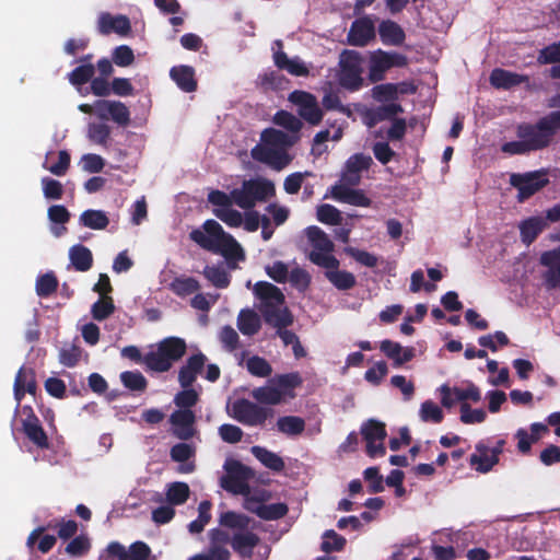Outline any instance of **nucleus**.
<instances>
[{"label": "nucleus", "mask_w": 560, "mask_h": 560, "mask_svg": "<svg viewBox=\"0 0 560 560\" xmlns=\"http://www.w3.org/2000/svg\"><path fill=\"white\" fill-rule=\"evenodd\" d=\"M170 77L177 86L186 93H191L197 90L195 70L190 66L182 65L173 67L170 71Z\"/></svg>", "instance_id": "22"}, {"label": "nucleus", "mask_w": 560, "mask_h": 560, "mask_svg": "<svg viewBox=\"0 0 560 560\" xmlns=\"http://www.w3.org/2000/svg\"><path fill=\"white\" fill-rule=\"evenodd\" d=\"M546 222L540 217H530L520 224L521 240L527 246L530 245L545 230Z\"/></svg>", "instance_id": "27"}, {"label": "nucleus", "mask_w": 560, "mask_h": 560, "mask_svg": "<svg viewBox=\"0 0 560 560\" xmlns=\"http://www.w3.org/2000/svg\"><path fill=\"white\" fill-rule=\"evenodd\" d=\"M289 101L299 107V115L310 125L317 126L323 120V110L313 94L295 90L290 93Z\"/></svg>", "instance_id": "11"}, {"label": "nucleus", "mask_w": 560, "mask_h": 560, "mask_svg": "<svg viewBox=\"0 0 560 560\" xmlns=\"http://www.w3.org/2000/svg\"><path fill=\"white\" fill-rule=\"evenodd\" d=\"M95 73V66L83 63L68 73V80L73 86H81L91 82Z\"/></svg>", "instance_id": "42"}, {"label": "nucleus", "mask_w": 560, "mask_h": 560, "mask_svg": "<svg viewBox=\"0 0 560 560\" xmlns=\"http://www.w3.org/2000/svg\"><path fill=\"white\" fill-rule=\"evenodd\" d=\"M325 277L329 280L330 283L338 290H350L355 283V277L353 273L346 270L337 269H326Z\"/></svg>", "instance_id": "34"}, {"label": "nucleus", "mask_w": 560, "mask_h": 560, "mask_svg": "<svg viewBox=\"0 0 560 560\" xmlns=\"http://www.w3.org/2000/svg\"><path fill=\"white\" fill-rule=\"evenodd\" d=\"M195 447L187 443H177L172 446L170 456L173 462L185 463L195 456Z\"/></svg>", "instance_id": "63"}, {"label": "nucleus", "mask_w": 560, "mask_h": 560, "mask_svg": "<svg viewBox=\"0 0 560 560\" xmlns=\"http://www.w3.org/2000/svg\"><path fill=\"white\" fill-rule=\"evenodd\" d=\"M97 30L102 35L116 33L126 36L131 31V24L126 15L119 14L114 16L108 12H103L97 20Z\"/></svg>", "instance_id": "17"}, {"label": "nucleus", "mask_w": 560, "mask_h": 560, "mask_svg": "<svg viewBox=\"0 0 560 560\" xmlns=\"http://www.w3.org/2000/svg\"><path fill=\"white\" fill-rule=\"evenodd\" d=\"M299 138V136H290L275 128H267L261 132V141L277 149H288L292 147Z\"/></svg>", "instance_id": "25"}, {"label": "nucleus", "mask_w": 560, "mask_h": 560, "mask_svg": "<svg viewBox=\"0 0 560 560\" xmlns=\"http://www.w3.org/2000/svg\"><path fill=\"white\" fill-rule=\"evenodd\" d=\"M114 312L115 305L110 296H101V299L92 305L91 310L93 318L100 322L108 318Z\"/></svg>", "instance_id": "50"}, {"label": "nucleus", "mask_w": 560, "mask_h": 560, "mask_svg": "<svg viewBox=\"0 0 560 560\" xmlns=\"http://www.w3.org/2000/svg\"><path fill=\"white\" fill-rule=\"evenodd\" d=\"M252 454L268 469L280 472L284 469L285 464L278 454L262 447L253 446Z\"/></svg>", "instance_id": "30"}, {"label": "nucleus", "mask_w": 560, "mask_h": 560, "mask_svg": "<svg viewBox=\"0 0 560 560\" xmlns=\"http://www.w3.org/2000/svg\"><path fill=\"white\" fill-rule=\"evenodd\" d=\"M196 416L191 409H179L170 417V422L174 427L173 434L184 441L191 439L195 434L194 423Z\"/></svg>", "instance_id": "14"}, {"label": "nucleus", "mask_w": 560, "mask_h": 560, "mask_svg": "<svg viewBox=\"0 0 560 560\" xmlns=\"http://www.w3.org/2000/svg\"><path fill=\"white\" fill-rule=\"evenodd\" d=\"M247 481L248 479L235 478L225 475L221 479V486L223 489L234 494H247L249 491Z\"/></svg>", "instance_id": "56"}, {"label": "nucleus", "mask_w": 560, "mask_h": 560, "mask_svg": "<svg viewBox=\"0 0 560 560\" xmlns=\"http://www.w3.org/2000/svg\"><path fill=\"white\" fill-rule=\"evenodd\" d=\"M189 486L186 482L175 481L168 485L166 500L170 504H184L189 498Z\"/></svg>", "instance_id": "41"}, {"label": "nucleus", "mask_w": 560, "mask_h": 560, "mask_svg": "<svg viewBox=\"0 0 560 560\" xmlns=\"http://www.w3.org/2000/svg\"><path fill=\"white\" fill-rule=\"evenodd\" d=\"M375 37V26L369 16L354 20L347 34V43L351 46L364 47Z\"/></svg>", "instance_id": "13"}, {"label": "nucleus", "mask_w": 560, "mask_h": 560, "mask_svg": "<svg viewBox=\"0 0 560 560\" xmlns=\"http://www.w3.org/2000/svg\"><path fill=\"white\" fill-rule=\"evenodd\" d=\"M420 417L422 421L441 423L444 419L442 409L432 400H425L420 408Z\"/></svg>", "instance_id": "52"}, {"label": "nucleus", "mask_w": 560, "mask_h": 560, "mask_svg": "<svg viewBox=\"0 0 560 560\" xmlns=\"http://www.w3.org/2000/svg\"><path fill=\"white\" fill-rule=\"evenodd\" d=\"M388 61L385 57V51L378 49L371 54L370 66H369V80L372 83L383 81L385 73L389 70Z\"/></svg>", "instance_id": "28"}, {"label": "nucleus", "mask_w": 560, "mask_h": 560, "mask_svg": "<svg viewBox=\"0 0 560 560\" xmlns=\"http://www.w3.org/2000/svg\"><path fill=\"white\" fill-rule=\"evenodd\" d=\"M110 127L105 122H91L88 126V138L92 143L108 148Z\"/></svg>", "instance_id": "38"}, {"label": "nucleus", "mask_w": 560, "mask_h": 560, "mask_svg": "<svg viewBox=\"0 0 560 560\" xmlns=\"http://www.w3.org/2000/svg\"><path fill=\"white\" fill-rule=\"evenodd\" d=\"M539 262L547 267L542 273L544 285L547 290H553L560 287V246L551 250H546L540 255Z\"/></svg>", "instance_id": "12"}, {"label": "nucleus", "mask_w": 560, "mask_h": 560, "mask_svg": "<svg viewBox=\"0 0 560 560\" xmlns=\"http://www.w3.org/2000/svg\"><path fill=\"white\" fill-rule=\"evenodd\" d=\"M277 429L285 435L296 436L304 432L305 421L298 416H283L277 420Z\"/></svg>", "instance_id": "33"}, {"label": "nucleus", "mask_w": 560, "mask_h": 560, "mask_svg": "<svg viewBox=\"0 0 560 560\" xmlns=\"http://www.w3.org/2000/svg\"><path fill=\"white\" fill-rule=\"evenodd\" d=\"M252 518L243 513L226 511L220 514L219 524L233 530L231 547L243 559H252L260 537L249 529Z\"/></svg>", "instance_id": "2"}, {"label": "nucleus", "mask_w": 560, "mask_h": 560, "mask_svg": "<svg viewBox=\"0 0 560 560\" xmlns=\"http://www.w3.org/2000/svg\"><path fill=\"white\" fill-rule=\"evenodd\" d=\"M69 258L74 269L80 272L90 270L93 265L92 252L81 244L73 245L69 249Z\"/></svg>", "instance_id": "29"}, {"label": "nucleus", "mask_w": 560, "mask_h": 560, "mask_svg": "<svg viewBox=\"0 0 560 560\" xmlns=\"http://www.w3.org/2000/svg\"><path fill=\"white\" fill-rule=\"evenodd\" d=\"M255 514L265 521H276L284 517L289 508L285 503L260 504L254 510Z\"/></svg>", "instance_id": "36"}, {"label": "nucleus", "mask_w": 560, "mask_h": 560, "mask_svg": "<svg viewBox=\"0 0 560 560\" xmlns=\"http://www.w3.org/2000/svg\"><path fill=\"white\" fill-rule=\"evenodd\" d=\"M330 196L343 203H348L355 207H370L371 199L361 189H353L352 187H346V185L335 184L330 188Z\"/></svg>", "instance_id": "18"}, {"label": "nucleus", "mask_w": 560, "mask_h": 560, "mask_svg": "<svg viewBox=\"0 0 560 560\" xmlns=\"http://www.w3.org/2000/svg\"><path fill=\"white\" fill-rule=\"evenodd\" d=\"M364 479L369 482L370 493L384 491V479L377 467H369L363 471Z\"/></svg>", "instance_id": "60"}, {"label": "nucleus", "mask_w": 560, "mask_h": 560, "mask_svg": "<svg viewBox=\"0 0 560 560\" xmlns=\"http://www.w3.org/2000/svg\"><path fill=\"white\" fill-rule=\"evenodd\" d=\"M255 295L260 300V306L268 303L284 304V295L275 284L266 281H259L254 288Z\"/></svg>", "instance_id": "26"}, {"label": "nucleus", "mask_w": 560, "mask_h": 560, "mask_svg": "<svg viewBox=\"0 0 560 560\" xmlns=\"http://www.w3.org/2000/svg\"><path fill=\"white\" fill-rule=\"evenodd\" d=\"M402 112V106L398 103H389L386 105H382L366 112L365 124L368 127L371 128L381 121L393 119L396 115Z\"/></svg>", "instance_id": "24"}, {"label": "nucleus", "mask_w": 560, "mask_h": 560, "mask_svg": "<svg viewBox=\"0 0 560 560\" xmlns=\"http://www.w3.org/2000/svg\"><path fill=\"white\" fill-rule=\"evenodd\" d=\"M487 413L483 409H471L470 405H460V421L465 424L481 423L486 420Z\"/></svg>", "instance_id": "57"}, {"label": "nucleus", "mask_w": 560, "mask_h": 560, "mask_svg": "<svg viewBox=\"0 0 560 560\" xmlns=\"http://www.w3.org/2000/svg\"><path fill=\"white\" fill-rule=\"evenodd\" d=\"M361 434L366 442V454L371 458L383 457L386 454L383 442L387 433L383 422L369 419L362 424Z\"/></svg>", "instance_id": "10"}, {"label": "nucleus", "mask_w": 560, "mask_h": 560, "mask_svg": "<svg viewBox=\"0 0 560 560\" xmlns=\"http://www.w3.org/2000/svg\"><path fill=\"white\" fill-rule=\"evenodd\" d=\"M510 183L518 191L517 200L525 201L549 183L546 173L541 171L525 174H512Z\"/></svg>", "instance_id": "9"}, {"label": "nucleus", "mask_w": 560, "mask_h": 560, "mask_svg": "<svg viewBox=\"0 0 560 560\" xmlns=\"http://www.w3.org/2000/svg\"><path fill=\"white\" fill-rule=\"evenodd\" d=\"M338 82L348 91H359L363 86V57L361 52L343 49L339 56Z\"/></svg>", "instance_id": "6"}, {"label": "nucleus", "mask_w": 560, "mask_h": 560, "mask_svg": "<svg viewBox=\"0 0 560 560\" xmlns=\"http://www.w3.org/2000/svg\"><path fill=\"white\" fill-rule=\"evenodd\" d=\"M198 398V393L194 388H183L175 395L174 404L180 409H190L197 404Z\"/></svg>", "instance_id": "64"}, {"label": "nucleus", "mask_w": 560, "mask_h": 560, "mask_svg": "<svg viewBox=\"0 0 560 560\" xmlns=\"http://www.w3.org/2000/svg\"><path fill=\"white\" fill-rule=\"evenodd\" d=\"M79 222L92 230H104L109 224V219L102 210L89 209L80 214Z\"/></svg>", "instance_id": "32"}, {"label": "nucleus", "mask_w": 560, "mask_h": 560, "mask_svg": "<svg viewBox=\"0 0 560 560\" xmlns=\"http://www.w3.org/2000/svg\"><path fill=\"white\" fill-rule=\"evenodd\" d=\"M347 540L341 535L337 534L334 529H328L323 535L320 544L322 551L330 553L334 551H341Z\"/></svg>", "instance_id": "46"}, {"label": "nucleus", "mask_w": 560, "mask_h": 560, "mask_svg": "<svg viewBox=\"0 0 560 560\" xmlns=\"http://www.w3.org/2000/svg\"><path fill=\"white\" fill-rule=\"evenodd\" d=\"M378 34L385 45L400 46L406 39L404 28L392 20H385L380 23Z\"/></svg>", "instance_id": "23"}, {"label": "nucleus", "mask_w": 560, "mask_h": 560, "mask_svg": "<svg viewBox=\"0 0 560 560\" xmlns=\"http://www.w3.org/2000/svg\"><path fill=\"white\" fill-rule=\"evenodd\" d=\"M560 129V110L541 117L536 124L522 122L516 127V136L523 139L532 151H539L550 145Z\"/></svg>", "instance_id": "3"}, {"label": "nucleus", "mask_w": 560, "mask_h": 560, "mask_svg": "<svg viewBox=\"0 0 560 560\" xmlns=\"http://www.w3.org/2000/svg\"><path fill=\"white\" fill-rule=\"evenodd\" d=\"M259 312L266 324L277 329L285 328L293 323V316L284 304L268 303L264 306H259Z\"/></svg>", "instance_id": "15"}, {"label": "nucleus", "mask_w": 560, "mask_h": 560, "mask_svg": "<svg viewBox=\"0 0 560 560\" xmlns=\"http://www.w3.org/2000/svg\"><path fill=\"white\" fill-rule=\"evenodd\" d=\"M200 284L198 280L192 277H176L170 283V290L177 296L185 298L199 291Z\"/></svg>", "instance_id": "35"}, {"label": "nucleus", "mask_w": 560, "mask_h": 560, "mask_svg": "<svg viewBox=\"0 0 560 560\" xmlns=\"http://www.w3.org/2000/svg\"><path fill=\"white\" fill-rule=\"evenodd\" d=\"M30 409L28 416L22 421L23 432L27 439L37 447L46 450L49 447L48 436L43 429L38 417Z\"/></svg>", "instance_id": "19"}, {"label": "nucleus", "mask_w": 560, "mask_h": 560, "mask_svg": "<svg viewBox=\"0 0 560 560\" xmlns=\"http://www.w3.org/2000/svg\"><path fill=\"white\" fill-rule=\"evenodd\" d=\"M189 238L201 248L222 255L226 260H244L245 258L238 242L213 219L206 220L202 230H192L189 233Z\"/></svg>", "instance_id": "1"}, {"label": "nucleus", "mask_w": 560, "mask_h": 560, "mask_svg": "<svg viewBox=\"0 0 560 560\" xmlns=\"http://www.w3.org/2000/svg\"><path fill=\"white\" fill-rule=\"evenodd\" d=\"M202 275L215 288L224 289L230 284V275L222 266H206Z\"/></svg>", "instance_id": "40"}, {"label": "nucleus", "mask_w": 560, "mask_h": 560, "mask_svg": "<svg viewBox=\"0 0 560 560\" xmlns=\"http://www.w3.org/2000/svg\"><path fill=\"white\" fill-rule=\"evenodd\" d=\"M372 95L377 102L395 101L398 97L397 85L394 83L375 85L372 89Z\"/></svg>", "instance_id": "58"}, {"label": "nucleus", "mask_w": 560, "mask_h": 560, "mask_svg": "<svg viewBox=\"0 0 560 560\" xmlns=\"http://www.w3.org/2000/svg\"><path fill=\"white\" fill-rule=\"evenodd\" d=\"M42 187L46 199L59 200L62 198L63 186L59 180L44 177L42 178Z\"/></svg>", "instance_id": "59"}, {"label": "nucleus", "mask_w": 560, "mask_h": 560, "mask_svg": "<svg viewBox=\"0 0 560 560\" xmlns=\"http://www.w3.org/2000/svg\"><path fill=\"white\" fill-rule=\"evenodd\" d=\"M498 463L499 458L491 454L490 447L483 442L476 444V453L471 454L469 458L470 466L481 474L489 472Z\"/></svg>", "instance_id": "21"}, {"label": "nucleus", "mask_w": 560, "mask_h": 560, "mask_svg": "<svg viewBox=\"0 0 560 560\" xmlns=\"http://www.w3.org/2000/svg\"><path fill=\"white\" fill-rule=\"evenodd\" d=\"M58 289V279L54 272L39 276L36 280V293L40 298H48Z\"/></svg>", "instance_id": "45"}, {"label": "nucleus", "mask_w": 560, "mask_h": 560, "mask_svg": "<svg viewBox=\"0 0 560 560\" xmlns=\"http://www.w3.org/2000/svg\"><path fill=\"white\" fill-rule=\"evenodd\" d=\"M207 357L202 352L190 355L178 371V383L183 388L191 387L197 376L201 373Z\"/></svg>", "instance_id": "16"}, {"label": "nucleus", "mask_w": 560, "mask_h": 560, "mask_svg": "<svg viewBox=\"0 0 560 560\" xmlns=\"http://www.w3.org/2000/svg\"><path fill=\"white\" fill-rule=\"evenodd\" d=\"M112 60L118 67H128L135 61L133 50L127 45H120L113 50Z\"/></svg>", "instance_id": "62"}, {"label": "nucleus", "mask_w": 560, "mask_h": 560, "mask_svg": "<svg viewBox=\"0 0 560 560\" xmlns=\"http://www.w3.org/2000/svg\"><path fill=\"white\" fill-rule=\"evenodd\" d=\"M478 343L491 350L492 352L498 351L499 343L501 347H505L510 343L509 337L505 335V332L498 330L493 335H485L478 338Z\"/></svg>", "instance_id": "53"}, {"label": "nucleus", "mask_w": 560, "mask_h": 560, "mask_svg": "<svg viewBox=\"0 0 560 560\" xmlns=\"http://www.w3.org/2000/svg\"><path fill=\"white\" fill-rule=\"evenodd\" d=\"M247 371L257 377H268L272 373L270 363L258 355L250 357L246 362Z\"/></svg>", "instance_id": "49"}, {"label": "nucleus", "mask_w": 560, "mask_h": 560, "mask_svg": "<svg viewBox=\"0 0 560 560\" xmlns=\"http://www.w3.org/2000/svg\"><path fill=\"white\" fill-rule=\"evenodd\" d=\"M306 235L314 249L310 253V260L325 269H337L339 260L331 255L334 243L328 235L318 226L312 225L306 229Z\"/></svg>", "instance_id": "7"}, {"label": "nucleus", "mask_w": 560, "mask_h": 560, "mask_svg": "<svg viewBox=\"0 0 560 560\" xmlns=\"http://www.w3.org/2000/svg\"><path fill=\"white\" fill-rule=\"evenodd\" d=\"M213 214L230 228H238L243 223L242 213L232 207L226 209H213Z\"/></svg>", "instance_id": "54"}, {"label": "nucleus", "mask_w": 560, "mask_h": 560, "mask_svg": "<svg viewBox=\"0 0 560 560\" xmlns=\"http://www.w3.org/2000/svg\"><path fill=\"white\" fill-rule=\"evenodd\" d=\"M45 527L46 530L57 529L58 537L62 540H68L74 537L78 532V523L74 520H52Z\"/></svg>", "instance_id": "43"}, {"label": "nucleus", "mask_w": 560, "mask_h": 560, "mask_svg": "<svg viewBox=\"0 0 560 560\" xmlns=\"http://www.w3.org/2000/svg\"><path fill=\"white\" fill-rule=\"evenodd\" d=\"M91 548V544L85 536H75L66 546V552L71 557H81L85 555Z\"/></svg>", "instance_id": "61"}, {"label": "nucleus", "mask_w": 560, "mask_h": 560, "mask_svg": "<svg viewBox=\"0 0 560 560\" xmlns=\"http://www.w3.org/2000/svg\"><path fill=\"white\" fill-rule=\"evenodd\" d=\"M232 410L233 418L248 427H261L269 417L273 416L271 408L260 406L245 398L234 401Z\"/></svg>", "instance_id": "8"}, {"label": "nucleus", "mask_w": 560, "mask_h": 560, "mask_svg": "<svg viewBox=\"0 0 560 560\" xmlns=\"http://www.w3.org/2000/svg\"><path fill=\"white\" fill-rule=\"evenodd\" d=\"M30 375L36 376L35 371L32 368L26 366H21L15 375L13 392L18 404H20L25 396V386Z\"/></svg>", "instance_id": "48"}, {"label": "nucleus", "mask_w": 560, "mask_h": 560, "mask_svg": "<svg viewBox=\"0 0 560 560\" xmlns=\"http://www.w3.org/2000/svg\"><path fill=\"white\" fill-rule=\"evenodd\" d=\"M81 354L82 350L79 346H65L59 351V362L67 368H73L79 363Z\"/></svg>", "instance_id": "51"}, {"label": "nucleus", "mask_w": 560, "mask_h": 560, "mask_svg": "<svg viewBox=\"0 0 560 560\" xmlns=\"http://www.w3.org/2000/svg\"><path fill=\"white\" fill-rule=\"evenodd\" d=\"M490 84L499 90H510L528 81V77L501 68H495L489 77Z\"/></svg>", "instance_id": "20"}, {"label": "nucleus", "mask_w": 560, "mask_h": 560, "mask_svg": "<svg viewBox=\"0 0 560 560\" xmlns=\"http://www.w3.org/2000/svg\"><path fill=\"white\" fill-rule=\"evenodd\" d=\"M273 121L276 125L290 131L292 133L291 136H299L298 133L303 126L302 121L296 116L287 110L277 112Z\"/></svg>", "instance_id": "44"}, {"label": "nucleus", "mask_w": 560, "mask_h": 560, "mask_svg": "<svg viewBox=\"0 0 560 560\" xmlns=\"http://www.w3.org/2000/svg\"><path fill=\"white\" fill-rule=\"evenodd\" d=\"M247 481L248 479L235 478L225 475L221 479V486L223 489L234 494H247L249 491Z\"/></svg>", "instance_id": "55"}, {"label": "nucleus", "mask_w": 560, "mask_h": 560, "mask_svg": "<svg viewBox=\"0 0 560 560\" xmlns=\"http://www.w3.org/2000/svg\"><path fill=\"white\" fill-rule=\"evenodd\" d=\"M252 396L259 404L273 406L282 401L283 392L277 387L260 386L253 389Z\"/></svg>", "instance_id": "37"}, {"label": "nucleus", "mask_w": 560, "mask_h": 560, "mask_svg": "<svg viewBox=\"0 0 560 560\" xmlns=\"http://www.w3.org/2000/svg\"><path fill=\"white\" fill-rule=\"evenodd\" d=\"M187 350V345L179 337H166L162 339L155 350L147 352L143 364L151 371L164 373L172 369L174 362L180 360Z\"/></svg>", "instance_id": "4"}, {"label": "nucleus", "mask_w": 560, "mask_h": 560, "mask_svg": "<svg viewBox=\"0 0 560 560\" xmlns=\"http://www.w3.org/2000/svg\"><path fill=\"white\" fill-rule=\"evenodd\" d=\"M275 194L273 183L266 178L245 179L240 188L232 190L235 205L245 210L253 209L257 202H264Z\"/></svg>", "instance_id": "5"}, {"label": "nucleus", "mask_w": 560, "mask_h": 560, "mask_svg": "<svg viewBox=\"0 0 560 560\" xmlns=\"http://www.w3.org/2000/svg\"><path fill=\"white\" fill-rule=\"evenodd\" d=\"M119 377L124 387L131 392L143 393L148 387V380L140 371H125Z\"/></svg>", "instance_id": "39"}, {"label": "nucleus", "mask_w": 560, "mask_h": 560, "mask_svg": "<svg viewBox=\"0 0 560 560\" xmlns=\"http://www.w3.org/2000/svg\"><path fill=\"white\" fill-rule=\"evenodd\" d=\"M237 327L243 335L253 336L261 327L260 318L253 310H242L237 316Z\"/></svg>", "instance_id": "31"}, {"label": "nucleus", "mask_w": 560, "mask_h": 560, "mask_svg": "<svg viewBox=\"0 0 560 560\" xmlns=\"http://www.w3.org/2000/svg\"><path fill=\"white\" fill-rule=\"evenodd\" d=\"M316 217L319 222L329 225H339L342 221L340 211L329 203L318 206Z\"/></svg>", "instance_id": "47"}]
</instances>
